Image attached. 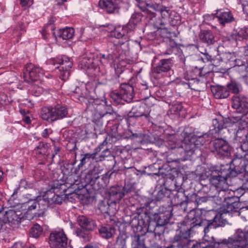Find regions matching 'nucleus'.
<instances>
[{
    "label": "nucleus",
    "instance_id": "nucleus-11",
    "mask_svg": "<svg viewBox=\"0 0 248 248\" xmlns=\"http://www.w3.org/2000/svg\"><path fill=\"white\" fill-rule=\"evenodd\" d=\"M49 244L51 248H68L67 238L63 231L51 233Z\"/></svg>",
    "mask_w": 248,
    "mask_h": 248
},
{
    "label": "nucleus",
    "instance_id": "nucleus-14",
    "mask_svg": "<svg viewBox=\"0 0 248 248\" xmlns=\"http://www.w3.org/2000/svg\"><path fill=\"white\" fill-rule=\"evenodd\" d=\"M232 107L238 113L244 114L248 112V96L240 94L232 97Z\"/></svg>",
    "mask_w": 248,
    "mask_h": 248
},
{
    "label": "nucleus",
    "instance_id": "nucleus-59",
    "mask_svg": "<svg viewBox=\"0 0 248 248\" xmlns=\"http://www.w3.org/2000/svg\"><path fill=\"white\" fill-rule=\"evenodd\" d=\"M239 3L242 5L243 11H247V7L248 6V0H237Z\"/></svg>",
    "mask_w": 248,
    "mask_h": 248
},
{
    "label": "nucleus",
    "instance_id": "nucleus-2",
    "mask_svg": "<svg viewBox=\"0 0 248 248\" xmlns=\"http://www.w3.org/2000/svg\"><path fill=\"white\" fill-rule=\"evenodd\" d=\"M247 113L242 114L241 116H233L228 118L219 117L213 119L214 129L210 133L215 135L224 128L231 126L235 123L238 124V129L236 132V136L241 137L242 133H245V130L248 127V118Z\"/></svg>",
    "mask_w": 248,
    "mask_h": 248
},
{
    "label": "nucleus",
    "instance_id": "nucleus-36",
    "mask_svg": "<svg viewBox=\"0 0 248 248\" xmlns=\"http://www.w3.org/2000/svg\"><path fill=\"white\" fill-rule=\"evenodd\" d=\"M231 36L235 40H241L247 39L248 37V30L247 29H241L239 31L233 30Z\"/></svg>",
    "mask_w": 248,
    "mask_h": 248
},
{
    "label": "nucleus",
    "instance_id": "nucleus-43",
    "mask_svg": "<svg viewBox=\"0 0 248 248\" xmlns=\"http://www.w3.org/2000/svg\"><path fill=\"white\" fill-rule=\"evenodd\" d=\"M170 191L166 189L159 190L156 196L157 201H160L165 197H170Z\"/></svg>",
    "mask_w": 248,
    "mask_h": 248
},
{
    "label": "nucleus",
    "instance_id": "nucleus-19",
    "mask_svg": "<svg viewBox=\"0 0 248 248\" xmlns=\"http://www.w3.org/2000/svg\"><path fill=\"white\" fill-rule=\"evenodd\" d=\"M121 0H100L99 5L108 14L114 13L120 8Z\"/></svg>",
    "mask_w": 248,
    "mask_h": 248
},
{
    "label": "nucleus",
    "instance_id": "nucleus-37",
    "mask_svg": "<svg viewBox=\"0 0 248 248\" xmlns=\"http://www.w3.org/2000/svg\"><path fill=\"white\" fill-rule=\"evenodd\" d=\"M49 145L47 143L40 142L38 145L33 150V153L39 155L43 156L46 153Z\"/></svg>",
    "mask_w": 248,
    "mask_h": 248
},
{
    "label": "nucleus",
    "instance_id": "nucleus-16",
    "mask_svg": "<svg viewBox=\"0 0 248 248\" xmlns=\"http://www.w3.org/2000/svg\"><path fill=\"white\" fill-rule=\"evenodd\" d=\"M213 120L212 121V125L210 127V129L207 133H204L202 135H199L197 133L196 135H193L191 137V142H195L198 148L200 147L201 145H203L204 144L209 143L210 142L211 138H216L218 136L221 131L218 133L212 135L210 133V131L212 129H214Z\"/></svg>",
    "mask_w": 248,
    "mask_h": 248
},
{
    "label": "nucleus",
    "instance_id": "nucleus-61",
    "mask_svg": "<svg viewBox=\"0 0 248 248\" xmlns=\"http://www.w3.org/2000/svg\"><path fill=\"white\" fill-rule=\"evenodd\" d=\"M80 89L79 87H77L75 89V91L74 92V94L73 95V97H74L75 96H77L78 97L83 98V94H79V91ZM79 100V99L78 98Z\"/></svg>",
    "mask_w": 248,
    "mask_h": 248
},
{
    "label": "nucleus",
    "instance_id": "nucleus-62",
    "mask_svg": "<svg viewBox=\"0 0 248 248\" xmlns=\"http://www.w3.org/2000/svg\"><path fill=\"white\" fill-rule=\"evenodd\" d=\"M12 248H28L26 246L21 242L15 243Z\"/></svg>",
    "mask_w": 248,
    "mask_h": 248
},
{
    "label": "nucleus",
    "instance_id": "nucleus-33",
    "mask_svg": "<svg viewBox=\"0 0 248 248\" xmlns=\"http://www.w3.org/2000/svg\"><path fill=\"white\" fill-rule=\"evenodd\" d=\"M54 108V114L55 118V121L62 119L65 117L67 115V110L66 108L63 106L60 105H57L53 107Z\"/></svg>",
    "mask_w": 248,
    "mask_h": 248
},
{
    "label": "nucleus",
    "instance_id": "nucleus-41",
    "mask_svg": "<svg viewBox=\"0 0 248 248\" xmlns=\"http://www.w3.org/2000/svg\"><path fill=\"white\" fill-rule=\"evenodd\" d=\"M99 61L103 65L108 64L109 62L113 61L112 56L110 55L107 50L106 53H100L99 55Z\"/></svg>",
    "mask_w": 248,
    "mask_h": 248
},
{
    "label": "nucleus",
    "instance_id": "nucleus-30",
    "mask_svg": "<svg viewBox=\"0 0 248 248\" xmlns=\"http://www.w3.org/2000/svg\"><path fill=\"white\" fill-rule=\"evenodd\" d=\"M218 10L215 14L218 18L219 23L224 25L225 23H228L232 22L234 20V18L229 11L221 12L218 13Z\"/></svg>",
    "mask_w": 248,
    "mask_h": 248
},
{
    "label": "nucleus",
    "instance_id": "nucleus-10",
    "mask_svg": "<svg viewBox=\"0 0 248 248\" xmlns=\"http://www.w3.org/2000/svg\"><path fill=\"white\" fill-rule=\"evenodd\" d=\"M19 208L17 206L16 207H14L5 211L4 215V221L13 228H17L24 217L22 212L18 210Z\"/></svg>",
    "mask_w": 248,
    "mask_h": 248
},
{
    "label": "nucleus",
    "instance_id": "nucleus-63",
    "mask_svg": "<svg viewBox=\"0 0 248 248\" xmlns=\"http://www.w3.org/2000/svg\"><path fill=\"white\" fill-rule=\"evenodd\" d=\"M33 0H20V4L22 6H26L28 4H31Z\"/></svg>",
    "mask_w": 248,
    "mask_h": 248
},
{
    "label": "nucleus",
    "instance_id": "nucleus-20",
    "mask_svg": "<svg viewBox=\"0 0 248 248\" xmlns=\"http://www.w3.org/2000/svg\"><path fill=\"white\" fill-rule=\"evenodd\" d=\"M43 198L45 200L44 206H42L41 209V212L39 215H42L45 214V212L48 206L52 203L61 204L62 201V196L56 195L55 193L48 192L46 193L43 196Z\"/></svg>",
    "mask_w": 248,
    "mask_h": 248
},
{
    "label": "nucleus",
    "instance_id": "nucleus-22",
    "mask_svg": "<svg viewBox=\"0 0 248 248\" xmlns=\"http://www.w3.org/2000/svg\"><path fill=\"white\" fill-rule=\"evenodd\" d=\"M172 66V60L171 59L161 60L157 65L153 69V73L155 74H161L167 72Z\"/></svg>",
    "mask_w": 248,
    "mask_h": 248
},
{
    "label": "nucleus",
    "instance_id": "nucleus-56",
    "mask_svg": "<svg viewBox=\"0 0 248 248\" xmlns=\"http://www.w3.org/2000/svg\"><path fill=\"white\" fill-rule=\"evenodd\" d=\"M110 154V152L108 149H105L101 153V155L99 156V160L102 161L103 160L105 157L108 156Z\"/></svg>",
    "mask_w": 248,
    "mask_h": 248
},
{
    "label": "nucleus",
    "instance_id": "nucleus-54",
    "mask_svg": "<svg viewBox=\"0 0 248 248\" xmlns=\"http://www.w3.org/2000/svg\"><path fill=\"white\" fill-rule=\"evenodd\" d=\"M86 110L91 112H93L95 110V104H94V101H88L86 103Z\"/></svg>",
    "mask_w": 248,
    "mask_h": 248
},
{
    "label": "nucleus",
    "instance_id": "nucleus-57",
    "mask_svg": "<svg viewBox=\"0 0 248 248\" xmlns=\"http://www.w3.org/2000/svg\"><path fill=\"white\" fill-rule=\"evenodd\" d=\"M156 226V222L151 221L149 222L147 228L148 232H154L155 233V231Z\"/></svg>",
    "mask_w": 248,
    "mask_h": 248
},
{
    "label": "nucleus",
    "instance_id": "nucleus-52",
    "mask_svg": "<svg viewBox=\"0 0 248 248\" xmlns=\"http://www.w3.org/2000/svg\"><path fill=\"white\" fill-rule=\"evenodd\" d=\"M183 107L180 103H178L174 104L171 107V110L175 113H179L181 111Z\"/></svg>",
    "mask_w": 248,
    "mask_h": 248
},
{
    "label": "nucleus",
    "instance_id": "nucleus-51",
    "mask_svg": "<svg viewBox=\"0 0 248 248\" xmlns=\"http://www.w3.org/2000/svg\"><path fill=\"white\" fill-rule=\"evenodd\" d=\"M108 203H106L105 202L102 201L98 205V209L102 213H107L108 212Z\"/></svg>",
    "mask_w": 248,
    "mask_h": 248
},
{
    "label": "nucleus",
    "instance_id": "nucleus-46",
    "mask_svg": "<svg viewBox=\"0 0 248 248\" xmlns=\"http://www.w3.org/2000/svg\"><path fill=\"white\" fill-rule=\"evenodd\" d=\"M139 8L143 12L146 14L147 17L149 18L150 19L152 20L153 18L156 16V14L149 10L145 6H139Z\"/></svg>",
    "mask_w": 248,
    "mask_h": 248
},
{
    "label": "nucleus",
    "instance_id": "nucleus-40",
    "mask_svg": "<svg viewBox=\"0 0 248 248\" xmlns=\"http://www.w3.org/2000/svg\"><path fill=\"white\" fill-rule=\"evenodd\" d=\"M170 23L171 26H174L180 24L181 17L180 15L174 11H172L170 16Z\"/></svg>",
    "mask_w": 248,
    "mask_h": 248
},
{
    "label": "nucleus",
    "instance_id": "nucleus-48",
    "mask_svg": "<svg viewBox=\"0 0 248 248\" xmlns=\"http://www.w3.org/2000/svg\"><path fill=\"white\" fill-rule=\"evenodd\" d=\"M142 15L140 13L135 12L132 15L129 21L135 23L136 24L139 22L142 18Z\"/></svg>",
    "mask_w": 248,
    "mask_h": 248
},
{
    "label": "nucleus",
    "instance_id": "nucleus-8",
    "mask_svg": "<svg viewBox=\"0 0 248 248\" xmlns=\"http://www.w3.org/2000/svg\"><path fill=\"white\" fill-rule=\"evenodd\" d=\"M44 74V71L39 67H36L32 63L26 65L23 71L25 81L32 84L41 80Z\"/></svg>",
    "mask_w": 248,
    "mask_h": 248
},
{
    "label": "nucleus",
    "instance_id": "nucleus-24",
    "mask_svg": "<svg viewBox=\"0 0 248 248\" xmlns=\"http://www.w3.org/2000/svg\"><path fill=\"white\" fill-rule=\"evenodd\" d=\"M122 189V186H113L109 188L108 195L112 202H118L124 197Z\"/></svg>",
    "mask_w": 248,
    "mask_h": 248
},
{
    "label": "nucleus",
    "instance_id": "nucleus-4",
    "mask_svg": "<svg viewBox=\"0 0 248 248\" xmlns=\"http://www.w3.org/2000/svg\"><path fill=\"white\" fill-rule=\"evenodd\" d=\"M222 243L228 248H248V229H237L232 236L223 240Z\"/></svg>",
    "mask_w": 248,
    "mask_h": 248
},
{
    "label": "nucleus",
    "instance_id": "nucleus-9",
    "mask_svg": "<svg viewBox=\"0 0 248 248\" xmlns=\"http://www.w3.org/2000/svg\"><path fill=\"white\" fill-rule=\"evenodd\" d=\"M49 62L54 65L56 64L61 65L59 76L62 80H65L69 78L70 75V69L73 65L69 57L63 56L60 58H53L49 60Z\"/></svg>",
    "mask_w": 248,
    "mask_h": 248
},
{
    "label": "nucleus",
    "instance_id": "nucleus-18",
    "mask_svg": "<svg viewBox=\"0 0 248 248\" xmlns=\"http://www.w3.org/2000/svg\"><path fill=\"white\" fill-rule=\"evenodd\" d=\"M171 216V213L169 210L166 211L164 213L159 214L155 231L154 234L155 236H159L163 234L164 231V226L169 222Z\"/></svg>",
    "mask_w": 248,
    "mask_h": 248
},
{
    "label": "nucleus",
    "instance_id": "nucleus-12",
    "mask_svg": "<svg viewBox=\"0 0 248 248\" xmlns=\"http://www.w3.org/2000/svg\"><path fill=\"white\" fill-rule=\"evenodd\" d=\"M16 201L17 202H14V203L17 204V206L22 208V210H25V208L27 209L28 211H30L38 207L39 209V212L35 214V216L41 217L44 215H42L39 216V213L41 212V208L44 206L45 202V200H44L43 198V196H38L35 199H30L28 202H24L22 204H19L18 201Z\"/></svg>",
    "mask_w": 248,
    "mask_h": 248
},
{
    "label": "nucleus",
    "instance_id": "nucleus-49",
    "mask_svg": "<svg viewBox=\"0 0 248 248\" xmlns=\"http://www.w3.org/2000/svg\"><path fill=\"white\" fill-rule=\"evenodd\" d=\"M44 92V89L37 85H34L32 87V93L35 96H39Z\"/></svg>",
    "mask_w": 248,
    "mask_h": 248
},
{
    "label": "nucleus",
    "instance_id": "nucleus-44",
    "mask_svg": "<svg viewBox=\"0 0 248 248\" xmlns=\"http://www.w3.org/2000/svg\"><path fill=\"white\" fill-rule=\"evenodd\" d=\"M172 12L170 8L164 6L159 12L161 14V18L164 20L167 19L170 17Z\"/></svg>",
    "mask_w": 248,
    "mask_h": 248
},
{
    "label": "nucleus",
    "instance_id": "nucleus-34",
    "mask_svg": "<svg viewBox=\"0 0 248 248\" xmlns=\"http://www.w3.org/2000/svg\"><path fill=\"white\" fill-rule=\"evenodd\" d=\"M124 28L118 27L112 32L111 35L115 38H122L123 41L120 43L121 45L124 44L125 41H127V35Z\"/></svg>",
    "mask_w": 248,
    "mask_h": 248
},
{
    "label": "nucleus",
    "instance_id": "nucleus-13",
    "mask_svg": "<svg viewBox=\"0 0 248 248\" xmlns=\"http://www.w3.org/2000/svg\"><path fill=\"white\" fill-rule=\"evenodd\" d=\"M217 172L212 171L211 177L209 179L210 182L212 185L210 188L216 187V189H227L228 185L227 183V178L230 176L228 172L223 173L222 171H218L217 174L214 173Z\"/></svg>",
    "mask_w": 248,
    "mask_h": 248
},
{
    "label": "nucleus",
    "instance_id": "nucleus-50",
    "mask_svg": "<svg viewBox=\"0 0 248 248\" xmlns=\"http://www.w3.org/2000/svg\"><path fill=\"white\" fill-rule=\"evenodd\" d=\"M136 25L137 24H136L135 23L129 21L128 23H127L125 26L123 27V28L125 31V32L128 33L135 29Z\"/></svg>",
    "mask_w": 248,
    "mask_h": 248
},
{
    "label": "nucleus",
    "instance_id": "nucleus-55",
    "mask_svg": "<svg viewBox=\"0 0 248 248\" xmlns=\"http://www.w3.org/2000/svg\"><path fill=\"white\" fill-rule=\"evenodd\" d=\"M122 192L124 194V196L127 194L131 192L132 186L131 185L127 184L125 185L124 186H122Z\"/></svg>",
    "mask_w": 248,
    "mask_h": 248
},
{
    "label": "nucleus",
    "instance_id": "nucleus-25",
    "mask_svg": "<svg viewBox=\"0 0 248 248\" xmlns=\"http://www.w3.org/2000/svg\"><path fill=\"white\" fill-rule=\"evenodd\" d=\"M199 36L200 40L208 45H213L216 41L214 34L210 30H202Z\"/></svg>",
    "mask_w": 248,
    "mask_h": 248
},
{
    "label": "nucleus",
    "instance_id": "nucleus-23",
    "mask_svg": "<svg viewBox=\"0 0 248 248\" xmlns=\"http://www.w3.org/2000/svg\"><path fill=\"white\" fill-rule=\"evenodd\" d=\"M79 225L88 231H93L97 227L94 220L84 216H80L78 218Z\"/></svg>",
    "mask_w": 248,
    "mask_h": 248
},
{
    "label": "nucleus",
    "instance_id": "nucleus-5",
    "mask_svg": "<svg viewBox=\"0 0 248 248\" xmlns=\"http://www.w3.org/2000/svg\"><path fill=\"white\" fill-rule=\"evenodd\" d=\"M112 173L108 171L100 176L95 173L93 170H90L85 176L86 182L88 184L93 186L95 190H98L107 185Z\"/></svg>",
    "mask_w": 248,
    "mask_h": 248
},
{
    "label": "nucleus",
    "instance_id": "nucleus-42",
    "mask_svg": "<svg viewBox=\"0 0 248 248\" xmlns=\"http://www.w3.org/2000/svg\"><path fill=\"white\" fill-rule=\"evenodd\" d=\"M126 236L121 234L118 236L115 245L118 248H124L126 243Z\"/></svg>",
    "mask_w": 248,
    "mask_h": 248
},
{
    "label": "nucleus",
    "instance_id": "nucleus-47",
    "mask_svg": "<svg viewBox=\"0 0 248 248\" xmlns=\"http://www.w3.org/2000/svg\"><path fill=\"white\" fill-rule=\"evenodd\" d=\"M145 4L146 7L152 8L153 10L159 12L164 7V6L162 5L154 2H146Z\"/></svg>",
    "mask_w": 248,
    "mask_h": 248
},
{
    "label": "nucleus",
    "instance_id": "nucleus-58",
    "mask_svg": "<svg viewBox=\"0 0 248 248\" xmlns=\"http://www.w3.org/2000/svg\"><path fill=\"white\" fill-rule=\"evenodd\" d=\"M105 141L101 144H100L98 147L95 148L93 151V155L95 157V159L97 158L96 157V155L99 153L101 149L103 148V146H104V143Z\"/></svg>",
    "mask_w": 248,
    "mask_h": 248
},
{
    "label": "nucleus",
    "instance_id": "nucleus-26",
    "mask_svg": "<svg viewBox=\"0 0 248 248\" xmlns=\"http://www.w3.org/2000/svg\"><path fill=\"white\" fill-rule=\"evenodd\" d=\"M74 30L72 28H65L60 29L57 32H53V35L56 37H59L63 40H69L72 39L74 35Z\"/></svg>",
    "mask_w": 248,
    "mask_h": 248
},
{
    "label": "nucleus",
    "instance_id": "nucleus-35",
    "mask_svg": "<svg viewBox=\"0 0 248 248\" xmlns=\"http://www.w3.org/2000/svg\"><path fill=\"white\" fill-rule=\"evenodd\" d=\"M227 89L229 91V93L231 92L234 95H239V93L242 92L243 88L241 84L235 81H231L227 84Z\"/></svg>",
    "mask_w": 248,
    "mask_h": 248
},
{
    "label": "nucleus",
    "instance_id": "nucleus-17",
    "mask_svg": "<svg viewBox=\"0 0 248 248\" xmlns=\"http://www.w3.org/2000/svg\"><path fill=\"white\" fill-rule=\"evenodd\" d=\"M151 110L145 104L139 103L133 106L129 113V117H144L148 121H150Z\"/></svg>",
    "mask_w": 248,
    "mask_h": 248
},
{
    "label": "nucleus",
    "instance_id": "nucleus-7",
    "mask_svg": "<svg viewBox=\"0 0 248 248\" xmlns=\"http://www.w3.org/2000/svg\"><path fill=\"white\" fill-rule=\"evenodd\" d=\"M190 233L188 231L180 232L175 234L174 237L170 241V244L168 246H161L158 245L156 248H185L188 247L191 242L189 240Z\"/></svg>",
    "mask_w": 248,
    "mask_h": 248
},
{
    "label": "nucleus",
    "instance_id": "nucleus-1",
    "mask_svg": "<svg viewBox=\"0 0 248 248\" xmlns=\"http://www.w3.org/2000/svg\"><path fill=\"white\" fill-rule=\"evenodd\" d=\"M229 213V210L223 209L220 210L214 217L212 222L203 220L201 218L200 216L196 215V212L194 210L190 211L187 215V221L186 223L187 225H189L190 227L186 231L189 232L192 230V228L196 227H202L204 226L203 230L206 233L209 232V228H216L217 227L222 226L225 224L226 219L224 218L225 216ZM212 221V220H210Z\"/></svg>",
    "mask_w": 248,
    "mask_h": 248
},
{
    "label": "nucleus",
    "instance_id": "nucleus-28",
    "mask_svg": "<svg viewBox=\"0 0 248 248\" xmlns=\"http://www.w3.org/2000/svg\"><path fill=\"white\" fill-rule=\"evenodd\" d=\"M99 233L102 238L108 239L116 233V229L109 225L102 226L99 228Z\"/></svg>",
    "mask_w": 248,
    "mask_h": 248
},
{
    "label": "nucleus",
    "instance_id": "nucleus-38",
    "mask_svg": "<svg viewBox=\"0 0 248 248\" xmlns=\"http://www.w3.org/2000/svg\"><path fill=\"white\" fill-rule=\"evenodd\" d=\"M42 227L37 223L33 225L30 232V236L35 238H38L43 234Z\"/></svg>",
    "mask_w": 248,
    "mask_h": 248
},
{
    "label": "nucleus",
    "instance_id": "nucleus-45",
    "mask_svg": "<svg viewBox=\"0 0 248 248\" xmlns=\"http://www.w3.org/2000/svg\"><path fill=\"white\" fill-rule=\"evenodd\" d=\"M191 241V240L189 239ZM210 246L208 244H205V243H195L194 241L191 240V242L190 243L188 247L185 248H210Z\"/></svg>",
    "mask_w": 248,
    "mask_h": 248
},
{
    "label": "nucleus",
    "instance_id": "nucleus-3",
    "mask_svg": "<svg viewBox=\"0 0 248 248\" xmlns=\"http://www.w3.org/2000/svg\"><path fill=\"white\" fill-rule=\"evenodd\" d=\"M166 146L168 149L174 150V153L181 156L192 154L196 148H198L195 142H191V138L185 139L184 141H178L174 135L170 136Z\"/></svg>",
    "mask_w": 248,
    "mask_h": 248
},
{
    "label": "nucleus",
    "instance_id": "nucleus-27",
    "mask_svg": "<svg viewBox=\"0 0 248 248\" xmlns=\"http://www.w3.org/2000/svg\"><path fill=\"white\" fill-rule=\"evenodd\" d=\"M211 91L217 99L226 98L230 95L228 89L221 86H213L211 88Z\"/></svg>",
    "mask_w": 248,
    "mask_h": 248
},
{
    "label": "nucleus",
    "instance_id": "nucleus-32",
    "mask_svg": "<svg viewBox=\"0 0 248 248\" xmlns=\"http://www.w3.org/2000/svg\"><path fill=\"white\" fill-rule=\"evenodd\" d=\"M96 64L93 58L91 56H85L79 62V66L83 69L93 68Z\"/></svg>",
    "mask_w": 248,
    "mask_h": 248
},
{
    "label": "nucleus",
    "instance_id": "nucleus-64",
    "mask_svg": "<svg viewBox=\"0 0 248 248\" xmlns=\"http://www.w3.org/2000/svg\"><path fill=\"white\" fill-rule=\"evenodd\" d=\"M88 161L89 160H88V159L86 158L85 156H84V155H82V157L80 159V163L79 164V166H80V165L83 166V165H85L88 162Z\"/></svg>",
    "mask_w": 248,
    "mask_h": 248
},
{
    "label": "nucleus",
    "instance_id": "nucleus-21",
    "mask_svg": "<svg viewBox=\"0 0 248 248\" xmlns=\"http://www.w3.org/2000/svg\"><path fill=\"white\" fill-rule=\"evenodd\" d=\"M227 189H216V187L210 188L208 194V198H213L214 201L217 204H221L227 200L226 196V190Z\"/></svg>",
    "mask_w": 248,
    "mask_h": 248
},
{
    "label": "nucleus",
    "instance_id": "nucleus-29",
    "mask_svg": "<svg viewBox=\"0 0 248 248\" xmlns=\"http://www.w3.org/2000/svg\"><path fill=\"white\" fill-rule=\"evenodd\" d=\"M41 117L43 120L49 123L55 121L53 107L50 106L43 107L41 109Z\"/></svg>",
    "mask_w": 248,
    "mask_h": 248
},
{
    "label": "nucleus",
    "instance_id": "nucleus-39",
    "mask_svg": "<svg viewBox=\"0 0 248 248\" xmlns=\"http://www.w3.org/2000/svg\"><path fill=\"white\" fill-rule=\"evenodd\" d=\"M120 50V46L113 44H110V48L108 49V53L112 56L113 61L119 57Z\"/></svg>",
    "mask_w": 248,
    "mask_h": 248
},
{
    "label": "nucleus",
    "instance_id": "nucleus-60",
    "mask_svg": "<svg viewBox=\"0 0 248 248\" xmlns=\"http://www.w3.org/2000/svg\"><path fill=\"white\" fill-rule=\"evenodd\" d=\"M18 190H19V187H17L16 189H15L14 190L13 194L11 196V197L9 200V202H14V200H16V196H17Z\"/></svg>",
    "mask_w": 248,
    "mask_h": 248
},
{
    "label": "nucleus",
    "instance_id": "nucleus-31",
    "mask_svg": "<svg viewBox=\"0 0 248 248\" xmlns=\"http://www.w3.org/2000/svg\"><path fill=\"white\" fill-rule=\"evenodd\" d=\"M172 195L171 202L175 205H182L187 200L184 191H174Z\"/></svg>",
    "mask_w": 248,
    "mask_h": 248
},
{
    "label": "nucleus",
    "instance_id": "nucleus-15",
    "mask_svg": "<svg viewBox=\"0 0 248 248\" xmlns=\"http://www.w3.org/2000/svg\"><path fill=\"white\" fill-rule=\"evenodd\" d=\"M230 150V147L226 140L217 139L214 141L212 151L218 157L228 155Z\"/></svg>",
    "mask_w": 248,
    "mask_h": 248
},
{
    "label": "nucleus",
    "instance_id": "nucleus-53",
    "mask_svg": "<svg viewBox=\"0 0 248 248\" xmlns=\"http://www.w3.org/2000/svg\"><path fill=\"white\" fill-rule=\"evenodd\" d=\"M239 149L241 150L243 152H248V133L246 136V140L241 145Z\"/></svg>",
    "mask_w": 248,
    "mask_h": 248
},
{
    "label": "nucleus",
    "instance_id": "nucleus-6",
    "mask_svg": "<svg viewBox=\"0 0 248 248\" xmlns=\"http://www.w3.org/2000/svg\"><path fill=\"white\" fill-rule=\"evenodd\" d=\"M134 87L128 83L121 85L119 92L112 94L114 100L118 104H124V102H131L134 96Z\"/></svg>",
    "mask_w": 248,
    "mask_h": 248
}]
</instances>
